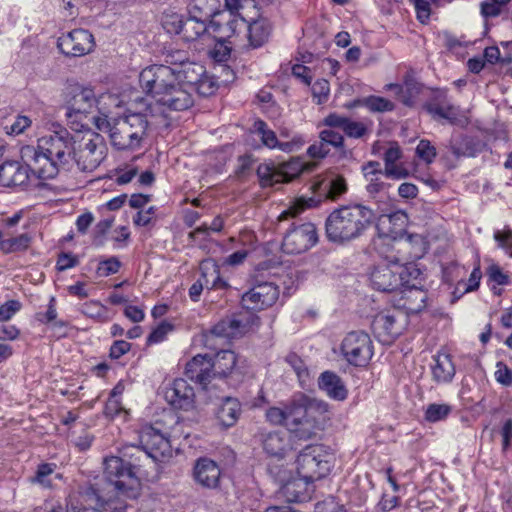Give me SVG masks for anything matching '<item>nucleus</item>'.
Listing matches in <instances>:
<instances>
[{"label": "nucleus", "mask_w": 512, "mask_h": 512, "mask_svg": "<svg viewBox=\"0 0 512 512\" xmlns=\"http://www.w3.org/2000/svg\"><path fill=\"white\" fill-rule=\"evenodd\" d=\"M73 139L67 129L60 127L40 137L36 147L24 146L21 157L29 162L37 180L53 179L61 170L67 171L72 166Z\"/></svg>", "instance_id": "obj_1"}, {"label": "nucleus", "mask_w": 512, "mask_h": 512, "mask_svg": "<svg viewBox=\"0 0 512 512\" xmlns=\"http://www.w3.org/2000/svg\"><path fill=\"white\" fill-rule=\"evenodd\" d=\"M375 214L362 204L342 205L325 220V236L333 244L346 245L360 237L372 225Z\"/></svg>", "instance_id": "obj_2"}, {"label": "nucleus", "mask_w": 512, "mask_h": 512, "mask_svg": "<svg viewBox=\"0 0 512 512\" xmlns=\"http://www.w3.org/2000/svg\"><path fill=\"white\" fill-rule=\"evenodd\" d=\"M388 254L384 261L377 264L371 274L370 282L375 290L381 292H394L402 288L403 278L401 272L403 264L412 260L415 256L410 251L411 237L401 239H389Z\"/></svg>", "instance_id": "obj_3"}, {"label": "nucleus", "mask_w": 512, "mask_h": 512, "mask_svg": "<svg viewBox=\"0 0 512 512\" xmlns=\"http://www.w3.org/2000/svg\"><path fill=\"white\" fill-rule=\"evenodd\" d=\"M328 404L304 393L295 394L286 404V428L296 438L309 440L318 430V417L328 412Z\"/></svg>", "instance_id": "obj_4"}, {"label": "nucleus", "mask_w": 512, "mask_h": 512, "mask_svg": "<svg viewBox=\"0 0 512 512\" xmlns=\"http://www.w3.org/2000/svg\"><path fill=\"white\" fill-rule=\"evenodd\" d=\"M114 110L112 109V113L105 114V117H96V128L101 132L109 133L112 145L119 150L137 147L148 127L146 117L141 113L118 117V112Z\"/></svg>", "instance_id": "obj_5"}, {"label": "nucleus", "mask_w": 512, "mask_h": 512, "mask_svg": "<svg viewBox=\"0 0 512 512\" xmlns=\"http://www.w3.org/2000/svg\"><path fill=\"white\" fill-rule=\"evenodd\" d=\"M120 107L121 101L117 95L102 93L96 96L91 87L80 86L73 91L67 107L66 117L72 122L73 117L78 115L87 116V114L96 110L98 114L92 117L95 123L96 117H105V114L112 113V109H119Z\"/></svg>", "instance_id": "obj_6"}, {"label": "nucleus", "mask_w": 512, "mask_h": 512, "mask_svg": "<svg viewBox=\"0 0 512 512\" xmlns=\"http://www.w3.org/2000/svg\"><path fill=\"white\" fill-rule=\"evenodd\" d=\"M334 459V454L326 446L308 445L296 460L298 476L312 483L320 480L330 473Z\"/></svg>", "instance_id": "obj_7"}, {"label": "nucleus", "mask_w": 512, "mask_h": 512, "mask_svg": "<svg viewBox=\"0 0 512 512\" xmlns=\"http://www.w3.org/2000/svg\"><path fill=\"white\" fill-rule=\"evenodd\" d=\"M104 475L117 496L135 499L139 495L140 480L134 472V467L120 457L105 458Z\"/></svg>", "instance_id": "obj_8"}, {"label": "nucleus", "mask_w": 512, "mask_h": 512, "mask_svg": "<svg viewBox=\"0 0 512 512\" xmlns=\"http://www.w3.org/2000/svg\"><path fill=\"white\" fill-rule=\"evenodd\" d=\"M73 142V163L81 171H94L106 157L107 146L104 138L98 133L88 131L76 135Z\"/></svg>", "instance_id": "obj_9"}, {"label": "nucleus", "mask_w": 512, "mask_h": 512, "mask_svg": "<svg viewBox=\"0 0 512 512\" xmlns=\"http://www.w3.org/2000/svg\"><path fill=\"white\" fill-rule=\"evenodd\" d=\"M340 349L344 359L356 367L367 366L374 354L373 342L364 331L349 332L342 340Z\"/></svg>", "instance_id": "obj_10"}, {"label": "nucleus", "mask_w": 512, "mask_h": 512, "mask_svg": "<svg viewBox=\"0 0 512 512\" xmlns=\"http://www.w3.org/2000/svg\"><path fill=\"white\" fill-rule=\"evenodd\" d=\"M303 171L299 160H291L281 164L273 162L261 163L257 168V177L262 188L287 183L298 177Z\"/></svg>", "instance_id": "obj_11"}, {"label": "nucleus", "mask_w": 512, "mask_h": 512, "mask_svg": "<svg viewBox=\"0 0 512 512\" xmlns=\"http://www.w3.org/2000/svg\"><path fill=\"white\" fill-rule=\"evenodd\" d=\"M318 242V233L313 223L294 225L286 232L281 249L286 254H301Z\"/></svg>", "instance_id": "obj_12"}, {"label": "nucleus", "mask_w": 512, "mask_h": 512, "mask_svg": "<svg viewBox=\"0 0 512 512\" xmlns=\"http://www.w3.org/2000/svg\"><path fill=\"white\" fill-rule=\"evenodd\" d=\"M279 287L273 282H257L241 296V305L250 311H261L279 299Z\"/></svg>", "instance_id": "obj_13"}, {"label": "nucleus", "mask_w": 512, "mask_h": 512, "mask_svg": "<svg viewBox=\"0 0 512 512\" xmlns=\"http://www.w3.org/2000/svg\"><path fill=\"white\" fill-rule=\"evenodd\" d=\"M95 47L93 35L85 29H74L58 39V48L66 56L81 57Z\"/></svg>", "instance_id": "obj_14"}, {"label": "nucleus", "mask_w": 512, "mask_h": 512, "mask_svg": "<svg viewBox=\"0 0 512 512\" xmlns=\"http://www.w3.org/2000/svg\"><path fill=\"white\" fill-rule=\"evenodd\" d=\"M193 105V97L189 88L176 82L175 79L162 78V106L182 111Z\"/></svg>", "instance_id": "obj_15"}, {"label": "nucleus", "mask_w": 512, "mask_h": 512, "mask_svg": "<svg viewBox=\"0 0 512 512\" xmlns=\"http://www.w3.org/2000/svg\"><path fill=\"white\" fill-rule=\"evenodd\" d=\"M246 27V20L237 13H219L209 24V30L216 40L226 41L237 37L239 32Z\"/></svg>", "instance_id": "obj_16"}, {"label": "nucleus", "mask_w": 512, "mask_h": 512, "mask_svg": "<svg viewBox=\"0 0 512 512\" xmlns=\"http://www.w3.org/2000/svg\"><path fill=\"white\" fill-rule=\"evenodd\" d=\"M26 165L18 161H6L0 165V186L2 187H17L25 186L37 179L31 172L29 162Z\"/></svg>", "instance_id": "obj_17"}, {"label": "nucleus", "mask_w": 512, "mask_h": 512, "mask_svg": "<svg viewBox=\"0 0 512 512\" xmlns=\"http://www.w3.org/2000/svg\"><path fill=\"white\" fill-rule=\"evenodd\" d=\"M254 132L260 137L264 146L269 149H279L284 152H292L299 149L304 144V139L300 135H294L291 140L279 141L275 132L269 129L267 123L261 119L254 122Z\"/></svg>", "instance_id": "obj_18"}, {"label": "nucleus", "mask_w": 512, "mask_h": 512, "mask_svg": "<svg viewBox=\"0 0 512 512\" xmlns=\"http://www.w3.org/2000/svg\"><path fill=\"white\" fill-rule=\"evenodd\" d=\"M82 497L89 504H94L93 507H81L70 501L67 504V512H123L126 506H117L111 499L104 501L99 491L92 485L85 488L82 492Z\"/></svg>", "instance_id": "obj_19"}, {"label": "nucleus", "mask_w": 512, "mask_h": 512, "mask_svg": "<svg viewBox=\"0 0 512 512\" xmlns=\"http://www.w3.org/2000/svg\"><path fill=\"white\" fill-rule=\"evenodd\" d=\"M185 374L190 380L206 388L210 381L216 376L212 357L202 354L194 356L186 364Z\"/></svg>", "instance_id": "obj_20"}, {"label": "nucleus", "mask_w": 512, "mask_h": 512, "mask_svg": "<svg viewBox=\"0 0 512 512\" xmlns=\"http://www.w3.org/2000/svg\"><path fill=\"white\" fill-rule=\"evenodd\" d=\"M194 389L182 378L175 379L165 390L164 398L175 409H189L194 402Z\"/></svg>", "instance_id": "obj_21"}, {"label": "nucleus", "mask_w": 512, "mask_h": 512, "mask_svg": "<svg viewBox=\"0 0 512 512\" xmlns=\"http://www.w3.org/2000/svg\"><path fill=\"white\" fill-rule=\"evenodd\" d=\"M193 476L195 481L202 487L215 489L219 486L221 470L215 461L203 457L196 461Z\"/></svg>", "instance_id": "obj_22"}, {"label": "nucleus", "mask_w": 512, "mask_h": 512, "mask_svg": "<svg viewBox=\"0 0 512 512\" xmlns=\"http://www.w3.org/2000/svg\"><path fill=\"white\" fill-rule=\"evenodd\" d=\"M372 329L379 341L389 344L401 333L396 316L390 312L378 313L372 321Z\"/></svg>", "instance_id": "obj_23"}, {"label": "nucleus", "mask_w": 512, "mask_h": 512, "mask_svg": "<svg viewBox=\"0 0 512 512\" xmlns=\"http://www.w3.org/2000/svg\"><path fill=\"white\" fill-rule=\"evenodd\" d=\"M322 124L331 128H338L350 138L359 139L368 133L367 126L358 121H354L348 117L341 116L337 113H330L324 119Z\"/></svg>", "instance_id": "obj_24"}, {"label": "nucleus", "mask_w": 512, "mask_h": 512, "mask_svg": "<svg viewBox=\"0 0 512 512\" xmlns=\"http://www.w3.org/2000/svg\"><path fill=\"white\" fill-rule=\"evenodd\" d=\"M200 277L207 293L212 290L226 291L230 288L229 283L220 276V267L213 259H205L199 265Z\"/></svg>", "instance_id": "obj_25"}, {"label": "nucleus", "mask_w": 512, "mask_h": 512, "mask_svg": "<svg viewBox=\"0 0 512 512\" xmlns=\"http://www.w3.org/2000/svg\"><path fill=\"white\" fill-rule=\"evenodd\" d=\"M423 109L435 120L445 119L452 125L459 123V108L446 101L445 96H438L426 102Z\"/></svg>", "instance_id": "obj_26"}, {"label": "nucleus", "mask_w": 512, "mask_h": 512, "mask_svg": "<svg viewBox=\"0 0 512 512\" xmlns=\"http://www.w3.org/2000/svg\"><path fill=\"white\" fill-rule=\"evenodd\" d=\"M243 30L247 32L249 47L257 49L268 42L272 25L266 18H259L250 23L246 22V27Z\"/></svg>", "instance_id": "obj_27"}, {"label": "nucleus", "mask_w": 512, "mask_h": 512, "mask_svg": "<svg viewBox=\"0 0 512 512\" xmlns=\"http://www.w3.org/2000/svg\"><path fill=\"white\" fill-rule=\"evenodd\" d=\"M262 443L265 452L272 457L283 458L293 450L290 435L283 432L268 433Z\"/></svg>", "instance_id": "obj_28"}, {"label": "nucleus", "mask_w": 512, "mask_h": 512, "mask_svg": "<svg viewBox=\"0 0 512 512\" xmlns=\"http://www.w3.org/2000/svg\"><path fill=\"white\" fill-rule=\"evenodd\" d=\"M318 387L331 399L343 401L348 396V390L342 379L332 371H325L320 374Z\"/></svg>", "instance_id": "obj_29"}, {"label": "nucleus", "mask_w": 512, "mask_h": 512, "mask_svg": "<svg viewBox=\"0 0 512 512\" xmlns=\"http://www.w3.org/2000/svg\"><path fill=\"white\" fill-rule=\"evenodd\" d=\"M205 70L202 64L188 60L179 70L166 71L169 75H174L172 79L190 89L204 76Z\"/></svg>", "instance_id": "obj_30"}, {"label": "nucleus", "mask_w": 512, "mask_h": 512, "mask_svg": "<svg viewBox=\"0 0 512 512\" xmlns=\"http://www.w3.org/2000/svg\"><path fill=\"white\" fill-rule=\"evenodd\" d=\"M140 441L142 451L147 458H150L156 465H158L160 457V430L155 428L152 424H145L141 429Z\"/></svg>", "instance_id": "obj_31"}, {"label": "nucleus", "mask_w": 512, "mask_h": 512, "mask_svg": "<svg viewBox=\"0 0 512 512\" xmlns=\"http://www.w3.org/2000/svg\"><path fill=\"white\" fill-rule=\"evenodd\" d=\"M241 404L237 398L224 397L216 411V418L224 428H230L236 424L241 414Z\"/></svg>", "instance_id": "obj_32"}, {"label": "nucleus", "mask_w": 512, "mask_h": 512, "mask_svg": "<svg viewBox=\"0 0 512 512\" xmlns=\"http://www.w3.org/2000/svg\"><path fill=\"white\" fill-rule=\"evenodd\" d=\"M403 287L404 289L401 290L402 296L400 299L402 303L399 304V307L409 313L422 311L426 307L427 293L423 289L416 287V284Z\"/></svg>", "instance_id": "obj_33"}, {"label": "nucleus", "mask_w": 512, "mask_h": 512, "mask_svg": "<svg viewBox=\"0 0 512 512\" xmlns=\"http://www.w3.org/2000/svg\"><path fill=\"white\" fill-rule=\"evenodd\" d=\"M402 158V151L399 145L395 142L385 151L383 160L385 164L384 175L387 178L402 179L407 177L408 172L405 168L397 165V162Z\"/></svg>", "instance_id": "obj_34"}, {"label": "nucleus", "mask_w": 512, "mask_h": 512, "mask_svg": "<svg viewBox=\"0 0 512 512\" xmlns=\"http://www.w3.org/2000/svg\"><path fill=\"white\" fill-rule=\"evenodd\" d=\"M311 483L302 477L292 479L282 487V494L288 502H305L311 498Z\"/></svg>", "instance_id": "obj_35"}, {"label": "nucleus", "mask_w": 512, "mask_h": 512, "mask_svg": "<svg viewBox=\"0 0 512 512\" xmlns=\"http://www.w3.org/2000/svg\"><path fill=\"white\" fill-rule=\"evenodd\" d=\"M434 365H432L433 380L437 383L451 382L455 375V366L452 358L445 352H438L434 356Z\"/></svg>", "instance_id": "obj_36"}, {"label": "nucleus", "mask_w": 512, "mask_h": 512, "mask_svg": "<svg viewBox=\"0 0 512 512\" xmlns=\"http://www.w3.org/2000/svg\"><path fill=\"white\" fill-rule=\"evenodd\" d=\"M189 60L188 52L182 49L162 50V78L171 79L174 75H169L166 70H179L184 63Z\"/></svg>", "instance_id": "obj_37"}, {"label": "nucleus", "mask_w": 512, "mask_h": 512, "mask_svg": "<svg viewBox=\"0 0 512 512\" xmlns=\"http://www.w3.org/2000/svg\"><path fill=\"white\" fill-rule=\"evenodd\" d=\"M216 376L225 377L232 373L237 363V356L231 350H221L212 358Z\"/></svg>", "instance_id": "obj_38"}, {"label": "nucleus", "mask_w": 512, "mask_h": 512, "mask_svg": "<svg viewBox=\"0 0 512 512\" xmlns=\"http://www.w3.org/2000/svg\"><path fill=\"white\" fill-rule=\"evenodd\" d=\"M209 30L204 20L196 17H188L183 20L180 34L185 41H195Z\"/></svg>", "instance_id": "obj_39"}, {"label": "nucleus", "mask_w": 512, "mask_h": 512, "mask_svg": "<svg viewBox=\"0 0 512 512\" xmlns=\"http://www.w3.org/2000/svg\"><path fill=\"white\" fill-rule=\"evenodd\" d=\"M32 241V237L28 233H22L18 236L0 239V250L4 254H12L17 252L26 251Z\"/></svg>", "instance_id": "obj_40"}, {"label": "nucleus", "mask_w": 512, "mask_h": 512, "mask_svg": "<svg viewBox=\"0 0 512 512\" xmlns=\"http://www.w3.org/2000/svg\"><path fill=\"white\" fill-rule=\"evenodd\" d=\"M81 312L99 323H106L110 320L108 308L96 300L82 304Z\"/></svg>", "instance_id": "obj_41"}, {"label": "nucleus", "mask_w": 512, "mask_h": 512, "mask_svg": "<svg viewBox=\"0 0 512 512\" xmlns=\"http://www.w3.org/2000/svg\"><path fill=\"white\" fill-rule=\"evenodd\" d=\"M241 321L235 318H226L219 321L211 329V333L217 337L233 338L236 336Z\"/></svg>", "instance_id": "obj_42"}, {"label": "nucleus", "mask_w": 512, "mask_h": 512, "mask_svg": "<svg viewBox=\"0 0 512 512\" xmlns=\"http://www.w3.org/2000/svg\"><path fill=\"white\" fill-rule=\"evenodd\" d=\"M160 66L151 65L143 69L139 75V82L143 91L149 95L152 94L157 86L158 73Z\"/></svg>", "instance_id": "obj_43"}, {"label": "nucleus", "mask_w": 512, "mask_h": 512, "mask_svg": "<svg viewBox=\"0 0 512 512\" xmlns=\"http://www.w3.org/2000/svg\"><path fill=\"white\" fill-rule=\"evenodd\" d=\"M319 139L326 142L328 146H332L337 149L343 157H347L348 151L344 146V136L335 131L334 128L329 127L328 129L320 131Z\"/></svg>", "instance_id": "obj_44"}, {"label": "nucleus", "mask_w": 512, "mask_h": 512, "mask_svg": "<svg viewBox=\"0 0 512 512\" xmlns=\"http://www.w3.org/2000/svg\"><path fill=\"white\" fill-rule=\"evenodd\" d=\"M482 278V272L480 269L479 263L474 267L472 270L470 277L468 279V282H465L463 280L458 281L455 291L453 292V295H456V293L459 291L460 295L457 297L459 298L461 295L475 291L480 286V280Z\"/></svg>", "instance_id": "obj_45"}, {"label": "nucleus", "mask_w": 512, "mask_h": 512, "mask_svg": "<svg viewBox=\"0 0 512 512\" xmlns=\"http://www.w3.org/2000/svg\"><path fill=\"white\" fill-rule=\"evenodd\" d=\"M218 88L219 83L215 79V76L208 74L206 70L204 72V76L201 77L200 81L193 87V89L203 97L214 95Z\"/></svg>", "instance_id": "obj_46"}, {"label": "nucleus", "mask_w": 512, "mask_h": 512, "mask_svg": "<svg viewBox=\"0 0 512 512\" xmlns=\"http://www.w3.org/2000/svg\"><path fill=\"white\" fill-rule=\"evenodd\" d=\"M362 104L371 112L393 111L395 105L390 100L380 96H368L362 99Z\"/></svg>", "instance_id": "obj_47"}, {"label": "nucleus", "mask_w": 512, "mask_h": 512, "mask_svg": "<svg viewBox=\"0 0 512 512\" xmlns=\"http://www.w3.org/2000/svg\"><path fill=\"white\" fill-rule=\"evenodd\" d=\"M285 361L294 370L299 381L305 383L309 378V370L304 360L296 353L290 352L285 357Z\"/></svg>", "instance_id": "obj_48"}, {"label": "nucleus", "mask_w": 512, "mask_h": 512, "mask_svg": "<svg viewBox=\"0 0 512 512\" xmlns=\"http://www.w3.org/2000/svg\"><path fill=\"white\" fill-rule=\"evenodd\" d=\"M57 468L55 463H41L37 466L35 476L31 479L32 483L41 485L42 487H51L49 476L52 475Z\"/></svg>", "instance_id": "obj_49"}, {"label": "nucleus", "mask_w": 512, "mask_h": 512, "mask_svg": "<svg viewBox=\"0 0 512 512\" xmlns=\"http://www.w3.org/2000/svg\"><path fill=\"white\" fill-rule=\"evenodd\" d=\"M183 20L182 15L173 11H167L162 16V28L169 34L179 35Z\"/></svg>", "instance_id": "obj_50"}, {"label": "nucleus", "mask_w": 512, "mask_h": 512, "mask_svg": "<svg viewBox=\"0 0 512 512\" xmlns=\"http://www.w3.org/2000/svg\"><path fill=\"white\" fill-rule=\"evenodd\" d=\"M223 225V219L220 216H217L213 219L209 226L202 224L201 226L191 231L189 233V238H191L193 242H195L200 237L205 239L209 235V231L220 232L223 228Z\"/></svg>", "instance_id": "obj_51"}, {"label": "nucleus", "mask_w": 512, "mask_h": 512, "mask_svg": "<svg viewBox=\"0 0 512 512\" xmlns=\"http://www.w3.org/2000/svg\"><path fill=\"white\" fill-rule=\"evenodd\" d=\"M128 414L129 411L123 406L122 399L108 397L104 407L105 417L115 419L116 417L123 415L124 420H126Z\"/></svg>", "instance_id": "obj_52"}, {"label": "nucleus", "mask_w": 512, "mask_h": 512, "mask_svg": "<svg viewBox=\"0 0 512 512\" xmlns=\"http://www.w3.org/2000/svg\"><path fill=\"white\" fill-rule=\"evenodd\" d=\"M324 189L328 198L335 200L347 190L346 180L342 176H336L325 183Z\"/></svg>", "instance_id": "obj_53"}, {"label": "nucleus", "mask_w": 512, "mask_h": 512, "mask_svg": "<svg viewBox=\"0 0 512 512\" xmlns=\"http://www.w3.org/2000/svg\"><path fill=\"white\" fill-rule=\"evenodd\" d=\"M400 89L403 93L402 102L407 106H411L414 98L421 92V85L413 78H406Z\"/></svg>", "instance_id": "obj_54"}, {"label": "nucleus", "mask_w": 512, "mask_h": 512, "mask_svg": "<svg viewBox=\"0 0 512 512\" xmlns=\"http://www.w3.org/2000/svg\"><path fill=\"white\" fill-rule=\"evenodd\" d=\"M451 412V406L447 404H430L425 411V419L428 422L444 420Z\"/></svg>", "instance_id": "obj_55"}, {"label": "nucleus", "mask_w": 512, "mask_h": 512, "mask_svg": "<svg viewBox=\"0 0 512 512\" xmlns=\"http://www.w3.org/2000/svg\"><path fill=\"white\" fill-rule=\"evenodd\" d=\"M232 47L226 41L217 40L215 46L210 50L209 55L217 64L226 63L231 56Z\"/></svg>", "instance_id": "obj_56"}, {"label": "nucleus", "mask_w": 512, "mask_h": 512, "mask_svg": "<svg viewBox=\"0 0 512 512\" xmlns=\"http://www.w3.org/2000/svg\"><path fill=\"white\" fill-rule=\"evenodd\" d=\"M416 155L426 164H431L435 160L437 152L429 140L422 139L416 147Z\"/></svg>", "instance_id": "obj_57"}, {"label": "nucleus", "mask_w": 512, "mask_h": 512, "mask_svg": "<svg viewBox=\"0 0 512 512\" xmlns=\"http://www.w3.org/2000/svg\"><path fill=\"white\" fill-rule=\"evenodd\" d=\"M498 247L512 255V229L506 226L503 230H496L493 234Z\"/></svg>", "instance_id": "obj_58"}, {"label": "nucleus", "mask_w": 512, "mask_h": 512, "mask_svg": "<svg viewBox=\"0 0 512 512\" xmlns=\"http://www.w3.org/2000/svg\"><path fill=\"white\" fill-rule=\"evenodd\" d=\"M330 93V84L326 79H318L312 85V95L317 104H323L327 101Z\"/></svg>", "instance_id": "obj_59"}, {"label": "nucleus", "mask_w": 512, "mask_h": 512, "mask_svg": "<svg viewBox=\"0 0 512 512\" xmlns=\"http://www.w3.org/2000/svg\"><path fill=\"white\" fill-rule=\"evenodd\" d=\"M32 124L29 117L25 115H18L11 125H5L4 129L9 135H20Z\"/></svg>", "instance_id": "obj_60"}, {"label": "nucleus", "mask_w": 512, "mask_h": 512, "mask_svg": "<svg viewBox=\"0 0 512 512\" xmlns=\"http://www.w3.org/2000/svg\"><path fill=\"white\" fill-rule=\"evenodd\" d=\"M22 308L20 301L12 299L0 305V322H7Z\"/></svg>", "instance_id": "obj_61"}, {"label": "nucleus", "mask_w": 512, "mask_h": 512, "mask_svg": "<svg viewBox=\"0 0 512 512\" xmlns=\"http://www.w3.org/2000/svg\"><path fill=\"white\" fill-rule=\"evenodd\" d=\"M120 267V261L116 257H111L99 262L97 273L99 276L107 277L109 275L116 274Z\"/></svg>", "instance_id": "obj_62"}, {"label": "nucleus", "mask_w": 512, "mask_h": 512, "mask_svg": "<svg viewBox=\"0 0 512 512\" xmlns=\"http://www.w3.org/2000/svg\"><path fill=\"white\" fill-rule=\"evenodd\" d=\"M57 309H56V300L54 297H51L49 303L47 305V310L45 312H39L36 314V320L42 324L50 325L55 320H57Z\"/></svg>", "instance_id": "obj_63"}, {"label": "nucleus", "mask_w": 512, "mask_h": 512, "mask_svg": "<svg viewBox=\"0 0 512 512\" xmlns=\"http://www.w3.org/2000/svg\"><path fill=\"white\" fill-rule=\"evenodd\" d=\"M314 512H347L343 505L339 504L334 497H328L316 503Z\"/></svg>", "instance_id": "obj_64"}]
</instances>
